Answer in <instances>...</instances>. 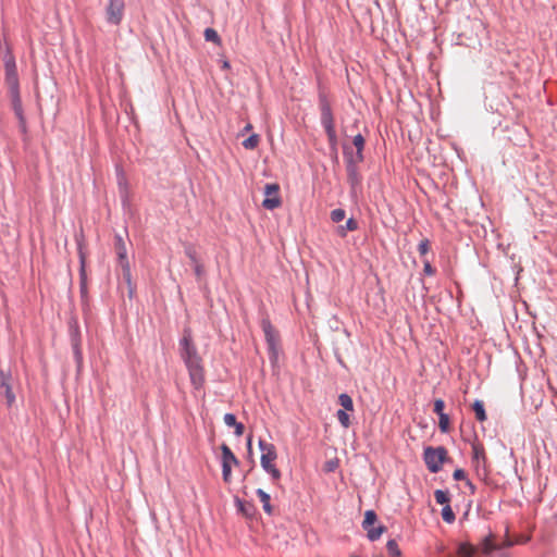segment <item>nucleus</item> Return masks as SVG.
Returning a JSON list of instances; mask_svg holds the SVG:
<instances>
[{"instance_id":"1","label":"nucleus","mask_w":557,"mask_h":557,"mask_svg":"<svg viewBox=\"0 0 557 557\" xmlns=\"http://www.w3.org/2000/svg\"><path fill=\"white\" fill-rule=\"evenodd\" d=\"M180 357L183 360L195 389H201L206 382L203 361L194 343L190 329H184L178 343Z\"/></svg>"},{"instance_id":"2","label":"nucleus","mask_w":557,"mask_h":557,"mask_svg":"<svg viewBox=\"0 0 557 557\" xmlns=\"http://www.w3.org/2000/svg\"><path fill=\"white\" fill-rule=\"evenodd\" d=\"M459 557H509V554L502 549L498 544L493 541V534L490 533L485 536L479 546L472 545L468 542L460 543L457 548Z\"/></svg>"},{"instance_id":"3","label":"nucleus","mask_w":557,"mask_h":557,"mask_svg":"<svg viewBox=\"0 0 557 557\" xmlns=\"http://www.w3.org/2000/svg\"><path fill=\"white\" fill-rule=\"evenodd\" d=\"M259 448L261 450L260 463L262 469L269 473L274 482L281 478V471L275 467V459L277 457L275 446L271 443H267L263 440H259Z\"/></svg>"},{"instance_id":"4","label":"nucleus","mask_w":557,"mask_h":557,"mask_svg":"<svg viewBox=\"0 0 557 557\" xmlns=\"http://www.w3.org/2000/svg\"><path fill=\"white\" fill-rule=\"evenodd\" d=\"M261 327L264 333L265 342L268 345L269 359L272 363L277 362L280 352V336L274 326L271 324L269 318L261 320Z\"/></svg>"},{"instance_id":"5","label":"nucleus","mask_w":557,"mask_h":557,"mask_svg":"<svg viewBox=\"0 0 557 557\" xmlns=\"http://www.w3.org/2000/svg\"><path fill=\"white\" fill-rule=\"evenodd\" d=\"M423 460L431 473L442 470L443 463L447 460V449L444 446H428L423 450Z\"/></svg>"},{"instance_id":"6","label":"nucleus","mask_w":557,"mask_h":557,"mask_svg":"<svg viewBox=\"0 0 557 557\" xmlns=\"http://www.w3.org/2000/svg\"><path fill=\"white\" fill-rule=\"evenodd\" d=\"M344 157L346 162L347 180L352 190L360 186L362 177L358 171V164L362 161H357L352 158V152L344 148Z\"/></svg>"},{"instance_id":"7","label":"nucleus","mask_w":557,"mask_h":557,"mask_svg":"<svg viewBox=\"0 0 557 557\" xmlns=\"http://www.w3.org/2000/svg\"><path fill=\"white\" fill-rule=\"evenodd\" d=\"M319 109L321 113V125L322 127L335 126L334 115L329 100V96L324 88H319L318 94Z\"/></svg>"},{"instance_id":"8","label":"nucleus","mask_w":557,"mask_h":557,"mask_svg":"<svg viewBox=\"0 0 557 557\" xmlns=\"http://www.w3.org/2000/svg\"><path fill=\"white\" fill-rule=\"evenodd\" d=\"M115 251L119 259V264L122 269L123 278L127 284H131L132 274L131 265L127 259V249L123 238L120 235L115 236Z\"/></svg>"},{"instance_id":"9","label":"nucleus","mask_w":557,"mask_h":557,"mask_svg":"<svg viewBox=\"0 0 557 557\" xmlns=\"http://www.w3.org/2000/svg\"><path fill=\"white\" fill-rule=\"evenodd\" d=\"M377 516L373 510H367L362 522V528L367 531V536L370 541L377 540L385 531V527L379 525L376 528L373 524L376 522Z\"/></svg>"},{"instance_id":"10","label":"nucleus","mask_w":557,"mask_h":557,"mask_svg":"<svg viewBox=\"0 0 557 557\" xmlns=\"http://www.w3.org/2000/svg\"><path fill=\"white\" fill-rule=\"evenodd\" d=\"M124 0H109L106 8L107 22L112 25L121 24L124 16Z\"/></svg>"},{"instance_id":"11","label":"nucleus","mask_w":557,"mask_h":557,"mask_svg":"<svg viewBox=\"0 0 557 557\" xmlns=\"http://www.w3.org/2000/svg\"><path fill=\"white\" fill-rule=\"evenodd\" d=\"M280 186L276 183L267 184L264 186L265 199L262 202L263 208L267 210H274L282 205L281 197L278 195Z\"/></svg>"},{"instance_id":"12","label":"nucleus","mask_w":557,"mask_h":557,"mask_svg":"<svg viewBox=\"0 0 557 557\" xmlns=\"http://www.w3.org/2000/svg\"><path fill=\"white\" fill-rule=\"evenodd\" d=\"M12 374L11 371L0 369V394L4 396L8 407L15 403V394L12 389Z\"/></svg>"},{"instance_id":"13","label":"nucleus","mask_w":557,"mask_h":557,"mask_svg":"<svg viewBox=\"0 0 557 557\" xmlns=\"http://www.w3.org/2000/svg\"><path fill=\"white\" fill-rule=\"evenodd\" d=\"M11 99H12V109L18 120L20 129L23 134H26L27 126H26V119L24 116L23 112V106L22 100L20 96V88H10Z\"/></svg>"},{"instance_id":"14","label":"nucleus","mask_w":557,"mask_h":557,"mask_svg":"<svg viewBox=\"0 0 557 557\" xmlns=\"http://www.w3.org/2000/svg\"><path fill=\"white\" fill-rule=\"evenodd\" d=\"M78 256H79V287L82 298L85 299L87 297V275H86V256L83 250L82 244L78 243Z\"/></svg>"},{"instance_id":"15","label":"nucleus","mask_w":557,"mask_h":557,"mask_svg":"<svg viewBox=\"0 0 557 557\" xmlns=\"http://www.w3.org/2000/svg\"><path fill=\"white\" fill-rule=\"evenodd\" d=\"M72 348L74 352V359L77 364V369L79 370L83 366V352L81 348V335L78 327L76 326L71 334Z\"/></svg>"},{"instance_id":"16","label":"nucleus","mask_w":557,"mask_h":557,"mask_svg":"<svg viewBox=\"0 0 557 557\" xmlns=\"http://www.w3.org/2000/svg\"><path fill=\"white\" fill-rule=\"evenodd\" d=\"M5 81L9 85V88L18 87L16 65L12 58L5 61Z\"/></svg>"},{"instance_id":"17","label":"nucleus","mask_w":557,"mask_h":557,"mask_svg":"<svg viewBox=\"0 0 557 557\" xmlns=\"http://www.w3.org/2000/svg\"><path fill=\"white\" fill-rule=\"evenodd\" d=\"M222 458L221 463L228 467L238 466L239 460L226 444L221 445Z\"/></svg>"},{"instance_id":"18","label":"nucleus","mask_w":557,"mask_h":557,"mask_svg":"<svg viewBox=\"0 0 557 557\" xmlns=\"http://www.w3.org/2000/svg\"><path fill=\"white\" fill-rule=\"evenodd\" d=\"M352 144L356 147V152L352 153V158L357 161H363L364 137L361 134H357L352 139Z\"/></svg>"},{"instance_id":"19","label":"nucleus","mask_w":557,"mask_h":557,"mask_svg":"<svg viewBox=\"0 0 557 557\" xmlns=\"http://www.w3.org/2000/svg\"><path fill=\"white\" fill-rule=\"evenodd\" d=\"M358 228V222L350 218L346 221L345 225H339L337 228V234L342 237H345L347 235V232H352Z\"/></svg>"},{"instance_id":"20","label":"nucleus","mask_w":557,"mask_h":557,"mask_svg":"<svg viewBox=\"0 0 557 557\" xmlns=\"http://www.w3.org/2000/svg\"><path fill=\"white\" fill-rule=\"evenodd\" d=\"M257 495H258L260 502L262 503L263 510L268 515H271L273 509H272V506L270 504V500H271L270 495L267 492H264L262 488H258L257 490Z\"/></svg>"},{"instance_id":"21","label":"nucleus","mask_w":557,"mask_h":557,"mask_svg":"<svg viewBox=\"0 0 557 557\" xmlns=\"http://www.w3.org/2000/svg\"><path fill=\"white\" fill-rule=\"evenodd\" d=\"M260 143V137L258 134L250 135L247 139H245L242 145L247 150H253L258 147Z\"/></svg>"},{"instance_id":"22","label":"nucleus","mask_w":557,"mask_h":557,"mask_svg":"<svg viewBox=\"0 0 557 557\" xmlns=\"http://www.w3.org/2000/svg\"><path fill=\"white\" fill-rule=\"evenodd\" d=\"M473 410L475 412L476 419L480 422H483V421H485L487 419L483 401L475 400L474 404H473Z\"/></svg>"},{"instance_id":"23","label":"nucleus","mask_w":557,"mask_h":557,"mask_svg":"<svg viewBox=\"0 0 557 557\" xmlns=\"http://www.w3.org/2000/svg\"><path fill=\"white\" fill-rule=\"evenodd\" d=\"M434 497H435V500L437 504L445 505V506L449 505L450 497H449V493L447 491L436 490L434 492Z\"/></svg>"},{"instance_id":"24","label":"nucleus","mask_w":557,"mask_h":557,"mask_svg":"<svg viewBox=\"0 0 557 557\" xmlns=\"http://www.w3.org/2000/svg\"><path fill=\"white\" fill-rule=\"evenodd\" d=\"M339 405L344 408V410L351 411L354 410V403L351 397L348 394H341L338 397Z\"/></svg>"},{"instance_id":"25","label":"nucleus","mask_w":557,"mask_h":557,"mask_svg":"<svg viewBox=\"0 0 557 557\" xmlns=\"http://www.w3.org/2000/svg\"><path fill=\"white\" fill-rule=\"evenodd\" d=\"M442 518L447 523H453L456 519L455 512L453 511L450 505H446L442 509Z\"/></svg>"},{"instance_id":"26","label":"nucleus","mask_w":557,"mask_h":557,"mask_svg":"<svg viewBox=\"0 0 557 557\" xmlns=\"http://www.w3.org/2000/svg\"><path fill=\"white\" fill-rule=\"evenodd\" d=\"M203 35H205V39L207 41H212V42H215V44H220L221 42V38H220L219 34L213 28H210V27L206 28Z\"/></svg>"},{"instance_id":"27","label":"nucleus","mask_w":557,"mask_h":557,"mask_svg":"<svg viewBox=\"0 0 557 557\" xmlns=\"http://www.w3.org/2000/svg\"><path fill=\"white\" fill-rule=\"evenodd\" d=\"M386 549L391 557H399L400 556V549L395 540H389L387 542Z\"/></svg>"},{"instance_id":"28","label":"nucleus","mask_w":557,"mask_h":557,"mask_svg":"<svg viewBox=\"0 0 557 557\" xmlns=\"http://www.w3.org/2000/svg\"><path fill=\"white\" fill-rule=\"evenodd\" d=\"M185 253L188 257V259L190 260V263L193 265L197 264V263H200V260L198 258V253H197L196 249L193 246H190V245L187 246L185 248Z\"/></svg>"},{"instance_id":"29","label":"nucleus","mask_w":557,"mask_h":557,"mask_svg":"<svg viewBox=\"0 0 557 557\" xmlns=\"http://www.w3.org/2000/svg\"><path fill=\"white\" fill-rule=\"evenodd\" d=\"M325 134L327 136L329 143L331 146H336L337 144V134L335 131V126L324 127Z\"/></svg>"},{"instance_id":"30","label":"nucleus","mask_w":557,"mask_h":557,"mask_svg":"<svg viewBox=\"0 0 557 557\" xmlns=\"http://www.w3.org/2000/svg\"><path fill=\"white\" fill-rule=\"evenodd\" d=\"M438 428L441 432L447 433L449 430V417L448 414H440L438 416Z\"/></svg>"},{"instance_id":"31","label":"nucleus","mask_w":557,"mask_h":557,"mask_svg":"<svg viewBox=\"0 0 557 557\" xmlns=\"http://www.w3.org/2000/svg\"><path fill=\"white\" fill-rule=\"evenodd\" d=\"M346 216V212L344 209H334L332 212H331V220L334 222V223H339L342 222Z\"/></svg>"},{"instance_id":"32","label":"nucleus","mask_w":557,"mask_h":557,"mask_svg":"<svg viewBox=\"0 0 557 557\" xmlns=\"http://www.w3.org/2000/svg\"><path fill=\"white\" fill-rule=\"evenodd\" d=\"M336 417L339 421V423L344 426V428H348L349 424H350V420H349V416L348 413L346 412V410H343V409H339L337 412H336Z\"/></svg>"},{"instance_id":"33","label":"nucleus","mask_w":557,"mask_h":557,"mask_svg":"<svg viewBox=\"0 0 557 557\" xmlns=\"http://www.w3.org/2000/svg\"><path fill=\"white\" fill-rule=\"evenodd\" d=\"M430 250V242L428 239H423L418 245V251L421 256H425Z\"/></svg>"},{"instance_id":"34","label":"nucleus","mask_w":557,"mask_h":557,"mask_svg":"<svg viewBox=\"0 0 557 557\" xmlns=\"http://www.w3.org/2000/svg\"><path fill=\"white\" fill-rule=\"evenodd\" d=\"M222 478L225 483H230L232 479V467L222 465Z\"/></svg>"},{"instance_id":"35","label":"nucleus","mask_w":557,"mask_h":557,"mask_svg":"<svg viewBox=\"0 0 557 557\" xmlns=\"http://www.w3.org/2000/svg\"><path fill=\"white\" fill-rule=\"evenodd\" d=\"M444 408H445V403L443 399H436L434 401V412L440 416V414H444Z\"/></svg>"},{"instance_id":"36","label":"nucleus","mask_w":557,"mask_h":557,"mask_svg":"<svg viewBox=\"0 0 557 557\" xmlns=\"http://www.w3.org/2000/svg\"><path fill=\"white\" fill-rule=\"evenodd\" d=\"M223 420L224 423L230 428H233L237 423L236 417L233 413H225Z\"/></svg>"},{"instance_id":"37","label":"nucleus","mask_w":557,"mask_h":557,"mask_svg":"<svg viewBox=\"0 0 557 557\" xmlns=\"http://www.w3.org/2000/svg\"><path fill=\"white\" fill-rule=\"evenodd\" d=\"M423 273L429 276L435 274V269L431 265V262L429 260L423 261Z\"/></svg>"},{"instance_id":"38","label":"nucleus","mask_w":557,"mask_h":557,"mask_svg":"<svg viewBox=\"0 0 557 557\" xmlns=\"http://www.w3.org/2000/svg\"><path fill=\"white\" fill-rule=\"evenodd\" d=\"M453 478L456 480V481H461V480H466L467 479V475H466V472L463 469H456L454 471V474H453Z\"/></svg>"},{"instance_id":"39","label":"nucleus","mask_w":557,"mask_h":557,"mask_svg":"<svg viewBox=\"0 0 557 557\" xmlns=\"http://www.w3.org/2000/svg\"><path fill=\"white\" fill-rule=\"evenodd\" d=\"M194 272H195V275L197 276V278H200L203 274H205V268L202 265V263H197V264H194Z\"/></svg>"},{"instance_id":"40","label":"nucleus","mask_w":557,"mask_h":557,"mask_svg":"<svg viewBox=\"0 0 557 557\" xmlns=\"http://www.w3.org/2000/svg\"><path fill=\"white\" fill-rule=\"evenodd\" d=\"M235 429V435L240 436L244 434L245 426L243 423L237 422L236 425L233 426Z\"/></svg>"},{"instance_id":"41","label":"nucleus","mask_w":557,"mask_h":557,"mask_svg":"<svg viewBox=\"0 0 557 557\" xmlns=\"http://www.w3.org/2000/svg\"><path fill=\"white\" fill-rule=\"evenodd\" d=\"M483 455H484V450H483V448H480V447H478V446H474V447H473V457H474L475 459H479V458H480L481 456H483Z\"/></svg>"},{"instance_id":"42","label":"nucleus","mask_w":557,"mask_h":557,"mask_svg":"<svg viewBox=\"0 0 557 557\" xmlns=\"http://www.w3.org/2000/svg\"><path fill=\"white\" fill-rule=\"evenodd\" d=\"M516 544V541H512V540H509L507 539L506 541H504L503 544H500L499 546L502 547L503 550H505V548H508V547H511Z\"/></svg>"},{"instance_id":"43","label":"nucleus","mask_w":557,"mask_h":557,"mask_svg":"<svg viewBox=\"0 0 557 557\" xmlns=\"http://www.w3.org/2000/svg\"><path fill=\"white\" fill-rule=\"evenodd\" d=\"M529 540H530L529 536L520 537V539L516 540V544H523V543H527Z\"/></svg>"},{"instance_id":"44","label":"nucleus","mask_w":557,"mask_h":557,"mask_svg":"<svg viewBox=\"0 0 557 557\" xmlns=\"http://www.w3.org/2000/svg\"><path fill=\"white\" fill-rule=\"evenodd\" d=\"M467 485L469 486L470 492L473 494L475 492L474 484L471 481L467 480Z\"/></svg>"},{"instance_id":"45","label":"nucleus","mask_w":557,"mask_h":557,"mask_svg":"<svg viewBox=\"0 0 557 557\" xmlns=\"http://www.w3.org/2000/svg\"><path fill=\"white\" fill-rule=\"evenodd\" d=\"M252 129V125L250 123H248L244 129H243V133H247V132H250Z\"/></svg>"},{"instance_id":"46","label":"nucleus","mask_w":557,"mask_h":557,"mask_svg":"<svg viewBox=\"0 0 557 557\" xmlns=\"http://www.w3.org/2000/svg\"><path fill=\"white\" fill-rule=\"evenodd\" d=\"M247 447H248V451L250 453L251 451V436H249L247 440Z\"/></svg>"},{"instance_id":"47","label":"nucleus","mask_w":557,"mask_h":557,"mask_svg":"<svg viewBox=\"0 0 557 557\" xmlns=\"http://www.w3.org/2000/svg\"><path fill=\"white\" fill-rule=\"evenodd\" d=\"M223 67H224V69H228V67H230V63H228L227 61H225V62L223 63Z\"/></svg>"}]
</instances>
